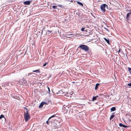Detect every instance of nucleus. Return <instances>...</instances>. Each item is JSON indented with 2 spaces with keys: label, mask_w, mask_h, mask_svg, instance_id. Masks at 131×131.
<instances>
[{
  "label": "nucleus",
  "mask_w": 131,
  "mask_h": 131,
  "mask_svg": "<svg viewBox=\"0 0 131 131\" xmlns=\"http://www.w3.org/2000/svg\"><path fill=\"white\" fill-rule=\"evenodd\" d=\"M84 28H81V30L82 31H84Z\"/></svg>",
  "instance_id": "c85d7f7f"
},
{
  "label": "nucleus",
  "mask_w": 131,
  "mask_h": 131,
  "mask_svg": "<svg viewBox=\"0 0 131 131\" xmlns=\"http://www.w3.org/2000/svg\"><path fill=\"white\" fill-rule=\"evenodd\" d=\"M128 69L130 72V73L131 74V68H128Z\"/></svg>",
  "instance_id": "4468645a"
},
{
  "label": "nucleus",
  "mask_w": 131,
  "mask_h": 131,
  "mask_svg": "<svg viewBox=\"0 0 131 131\" xmlns=\"http://www.w3.org/2000/svg\"><path fill=\"white\" fill-rule=\"evenodd\" d=\"M25 109H26V111H27V110H28V109H27L26 108V107H25Z\"/></svg>",
  "instance_id": "473e14b6"
},
{
  "label": "nucleus",
  "mask_w": 131,
  "mask_h": 131,
  "mask_svg": "<svg viewBox=\"0 0 131 131\" xmlns=\"http://www.w3.org/2000/svg\"><path fill=\"white\" fill-rule=\"evenodd\" d=\"M104 39L107 42V43L108 44H109V40L108 39H106L105 38H104Z\"/></svg>",
  "instance_id": "0eeeda50"
},
{
  "label": "nucleus",
  "mask_w": 131,
  "mask_h": 131,
  "mask_svg": "<svg viewBox=\"0 0 131 131\" xmlns=\"http://www.w3.org/2000/svg\"><path fill=\"white\" fill-rule=\"evenodd\" d=\"M77 3L79 5H81L82 6H83V5L82 3L81 2H80L78 1L77 2Z\"/></svg>",
  "instance_id": "f8f14e48"
},
{
  "label": "nucleus",
  "mask_w": 131,
  "mask_h": 131,
  "mask_svg": "<svg viewBox=\"0 0 131 131\" xmlns=\"http://www.w3.org/2000/svg\"><path fill=\"white\" fill-rule=\"evenodd\" d=\"M116 110L115 108V107H113L111 108V111H112L113 112Z\"/></svg>",
  "instance_id": "9d476101"
},
{
  "label": "nucleus",
  "mask_w": 131,
  "mask_h": 131,
  "mask_svg": "<svg viewBox=\"0 0 131 131\" xmlns=\"http://www.w3.org/2000/svg\"><path fill=\"white\" fill-rule=\"evenodd\" d=\"M57 7L55 6H53V8L54 9H55Z\"/></svg>",
  "instance_id": "bb28decb"
},
{
  "label": "nucleus",
  "mask_w": 131,
  "mask_h": 131,
  "mask_svg": "<svg viewBox=\"0 0 131 131\" xmlns=\"http://www.w3.org/2000/svg\"><path fill=\"white\" fill-rule=\"evenodd\" d=\"M32 72H36V73H39L40 72V70H35V71H32Z\"/></svg>",
  "instance_id": "9b49d317"
},
{
  "label": "nucleus",
  "mask_w": 131,
  "mask_h": 131,
  "mask_svg": "<svg viewBox=\"0 0 131 131\" xmlns=\"http://www.w3.org/2000/svg\"><path fill=\"white\" fill-rule=\"evenodd\" d=\"M66 35L67 36H69L70 35H72V34H68V33L66 34Z\"/></svg>",
  "instance_id": "f3484780"
},
{
  "label": "nucleus",
  "mask_w": 131,
  "mask_h": 131,
  "mask_svg": "<svg viewBox=\"0 0 131 131\" xmlns=\"http://www.w3.org/2000/svg\"><path fill=\"white\" fill-rule=\"evenodd\" d=\"M30 74H30V73H29V74H28V76H29V75H30Z\"/></svg>",
  "instance_id": "7c9ffc66"
},
{
  "label": "nucleus",
  "mask_w": 131,
  "mask_h": 131,
  "mask_svg": "<svg viewBox=\"0 0 131 131\" xmlns=\"http://www.w3.org/2000/svg\"><path fill=\"white\" fill-rule=\"evenodd\" d=\"M52 92L53 93H54L53 92H52Z\"/></svg>",
  "instance_id": "4c0bfd02"
},
{
  "label": "nucleus",
  "mask_w": 131,
  "mask_h": 131,
  "mask_svg": "<svg viewBox=\"0 0 131 131\" xmlns=\"http://www.w3.org/2000/svg\"><path fill=\"white\" fill-rule=\"evenodd\" d=\"M70 1V2H72V0H71V1Z\"/></svg>",
  "instance_id": "f704fd0d"
},
{
  "label": "nucleus",
  "mask_w": 131,
  "mask_h": 131,
  "mask_svg": "<svg viewBox=\"0 0 131 131\" xmlns=\"http://www.w3.org/2000/svg\"><path fill=\"white\" fill-rule=\"evenodd\" d=\"M104 28L105 29V30H107V31H108V32H109V31L108 29L107 28Z\"/></svg>",
  "instance_id": "4be33fe9"
},
{
  "label": "nucleus",
  "mask_w": 131,
  "mask_h": 131,
  "mask_svg": "<svg viewBox=\"0 0 131 131\" xmlns=\"http://www.w3.org/2000/svg\"><path fill=\"white\" fill-rule=\"evenodd\" d=\"M119 126L121 127H123L124 128H127L128 127L127 126L121 123H120L119 124Z\"/></svg>",
  "instance_id": "39448f33"
},
{
  "label": "nucleus",
  "mask_w": 131,
  "mask_h": 131,
  "mask_svg": "<svg viewBox=\"0 0 131 131\" xmlns=\"http://www.w3.org/2000/svg\"><path fill=\"white\" fill-rule=\"evenodd\" d=\"M55 116H56V115H53L52 116H51V117H49V118L48 119H50L51 118L54 117H55Z\"/></svg>",
  "instance_id": "dca6fc26"
},
{
  "label": "nucleus",
  "mask_w": 131,
  "mask_h": 131,
  "mask_svg": "<svg viewBox=\"0 0 131 131\" xmlns=\"http://www.w3.org/2000/svg\"><path fill=\"white\" fill-rule=\"evenodd\" d=\"M96 99V97L94 96V97H93L92 100L93 101H94V100H95Z\"/></svg>",
  "instance_id": "a211bd4d"
},
{
  "label": "nucleus",
  "mask_w": 131,
  "mask_h": 131,
  "mask_svg": "<svg viewBox=\"0 0 131 131\" xmlns=\"http://www.w3.org/2000/svg\"><path fill=\"white\" fill-rule=\"evenodd\" d=\"M120 52V49H119V50H118V52Z\"/></svg>",
  "instance_id": "c756f323"
},
{
  "label": "nucleus",
  "mask_w": 131,
  "mask_h": 131,
  "mask_svg": "<svg viewBox=\"0 0 131 131\" xmlns=\"http://www.w3.org/2000/svg\"><path fill=\"white\" fill-rule=\"evenodd\" d=\"M105 7H107V5L106 4H103L100 6L101 9L103 13H104L105 11Z\"/></svg>",
  "instance_id": "7ed1b4c3"
},
{
  "label": "nucleus",
  "mask_w": 131,
  "mask_h": 131,
  "mask_svg": "<svg viewBox=\"0 0 131 131\" xmlns=\"http://www.w3.org/2000/svg\"><path fill=\"white\" fill-rule=\"evenodd\" d=\"M70 94H71V95L72 94H73V92L71 91L70 92Z\"/></svg>",
  "instance_id": "cd10ccee"
},
{
  "label": "nucleus",
  "mask_w": 131,
  "mask_h": 131,
  "mask_svg": "<svg viewBox=\"0 0 131 131\" xmlns=\"http://www.w3.org/2000/svg\"><path fill=\"white\" fill-rule=\"evenodd\" d=\"M24 117L25 121L26 122H27L30 118V116L28 114L27 111H26V112L25 113Z\"/></svg>",
  "instance_id": "f257e3e1"
},
{
  "label": "nucleus",
  "mask_w": 131,
  "mask_h": 131,
  "mask_svg": "<svg viewBox=\"0 0 131 131\" xmlns=\"http://www.w3.org/2000/svg\"><path fill=\"white\" fill-rule=\"evenodd\" d=\"M30 2H31L30 1H25L24 2V4L25 5H30Z\"/></svg>",
  "instance_id": "423d86ee"
},
{
  "label": "nucleus",
  "mask_w": 131,
  "mask_h": 131,
  "mask_svg": "<svg viewBox=\"0 0 131 131\" xmlns=\"http://www.w3.org/2000/svg\"><path fill=\"white\" fill-rule=\"evenodd\" d=\"M48 93L49 94H50V90L49 88L48 87Z\"/></svg>",
  "instance_id": "aec40b11"
},
{
  "label": "nucleus",
  "mask_w": 131,
  "mask_h": 131,
  "mask_svg": "<svg viewBox=\"0 0 131 131\" xmlns=\"http://www.w3.org/2000/svg\"><path fill=\"white\" fill-rule=\"evenodd\" d=\"M46 103L45 102H42L39 106V108H41L43 107V105L45 104H46Z\"/></svg>",
  "instance_id": "20e7f679"
},
{
  "label": "nucleus",
  "mask_w": 131,
  "mask_h": 131,
  "mask_svg": "<svg viewBox=\"0 0 131 131\" xmlns=\"http://www.w3.org/2000/svg\"><path fill=\"white\" fill-rule=\"evenodd\" d=\"M49 119H48V120L47 121H46V123L48 124H48H49V121H48V120Z\"/></svg>",
  "instance_id": "a878e982"
},
{
  "label": "nucleus",
  "mask_w": 131,
  "mask_h": 131,
  "mask_svg": "<svg viewBox=\"0 0 131 131\" xmlns=\"http://www.w3.org/2000/svg\"><path fill=\"white\" fill-rule=\"evenodd\" d=\"M66 37H68L66 36Z\"/></svg>",
  "instance_id": "58836bf2"
},
{
  "label": "nucleus",
  "mask_w": 131,
  "mask_h": 131,
  "mask_svg": "<svg viewBox=\"0 0 131 131\" xmlns=\"http://www.w3.org/2000/svg\"><path fill=\"white\" fill-rule=\"evenodd\" d=\"M63 93L64 95L66 96L67 97H68V95H67L68 93V92H64Z\"/></svg>",
  "instance_id": "1a4fd4ad"
},
{
  "label": "nucleus",
  "mask_w": 131,
  "mask_h": 131,
  "mask_svg": "<svg viewBox=\"0 0 131 131\" xmlns=\"http://www.w3.org/2000/svg\"><path fill=\"white\" fill-rule=\"evenodd\" d=\"M79 47L85 51H87L89 50L88 47L84 45H81L79 46Z\"/></svg>",
  "instance_id": "f03ea898"
},
{
  "label": "nucleus",
  "mask_w": 131,
  "mask_h": 131,
  "mask_svg": "<svg viewBox=\"0 0 131 131\" xmlns=\"http://www.w3.org/2000/svg\"><path fill=\"white\" fill-rule=\"evenodd\" d=\"M4 116L3 115H1L0 116V119H2L3 117H4Z\"/></svg>",
  "instance_id": "2eb2a0df"
},
{
  "label": "nucleus",
  "mask_w": 131,
  "mask_h": 131,
  "mask_svg": "<svg viewBox=\"0 0 131 131\" xmlns=\"http://www.w3.org/2000/svg\"><path fill=\"white\" fill-rule=\"evenodd\" d=\"M100 85V84L99 83H97L95 86V90H96L97 88H98V86Z\"/></svg>",
  "instance_id": "6e6552de"
},
{
  "label": "nucleus",
  "mask_w": 131,
  "mask_h": 131,
  "mask_svg": "<svg viewBox=\"0 0 131 131\" xmlns=\"http://www.w3.org/2000/svg\"><path fill=\"white\" fill-rule=\"evenodd\" d=\"M62 5H59V6L61 7V6Z\"/></svg>",
  "instance_id": "2f4dec72"
},
{
  "label": "nucleus",
  "mask_w": 131,
  "mask_h": 131,
  "mask_svg": "<svg viewBox=\"0 0 131 131\" xmlns=\"http://www.w3.org/2000/svg\"><path fill=\"white\" fill-rule=\"evenodd\" d=\"M113 117H114V115H112L110 117V119H112L113 118Z\"/></svg>",
  "instance_id": "6ab92c4d"
},
{
  "label": "nucleus",
  "mask_w": 131,
  "mask_h": 131,
  "mask_svg": "<svg viewBox=\"0 0 131 131\" xmlns=\"http://www.w3.org/2000/svg\"><path fill=\"white\" fill-rule=\"evenodd\" d=\"M58 94V93H56V94Z\"/></svg>",
  "instance_id": "e433bc0d"
},
{
  "label": "nucleus",
  "mask_w": 131,
  "mask_h": 131,
  "mask_svg": "<svg viewBox=\"0 0 131 131\" xmlns=\"http://www.w3.org/2000/svg\"><path fill=\"white\" fill-rule=\"evenodd\" d=\"M98 96L97 95L96 96H95V97H97Z\"/></svg>",
  "instance_id": "c9c22d12"
},
{
  "label": "nucleus",
  "mask_w": 131,
  "mask_h": 131,
  "mask_svg": "<svg viewBox=\"0 0 131 131\" xmlns=\"http://www.w3.org/2000/svg\"><path fill=\"white\" fill-rule=\"evenodd\" d=\"M127 85L128 86H131V82L129 83H128Z\"/></svg>",
  "instance_id": "393cba45"
},
{
  "label": "nucleus",
  "mask_w": 131,
  "mask_h": 131,
  "mask_svg": "<svg viewBox=\"0 0 131 131\" xmlns=\"http://www.w3.org/2000/svg\"><path fill=\"white\" fill-rule=\"evenodd\" d=\"M131 14V13H127L126 15V18H128L129 17V16Z\"/></svg>",
  "instance_id": "ddd939ff"
},
{
  "label": "nucleus",
  "mask_w": 131,
  "mask_h": 131,
  "mask_svg": "<svg viewBox=\"0 0 131 131\" xmlns=\"http://www.w3.org/2000/svg\"><path fill=\"white\" fill-rule=\"evenodd\" d=\"M59 92H62L61 91H59Z\"/></svg>",
  "instance_id": "72a5a7b5"
},
{
  "label": "nucleus",
  "mask_w": 131,
  "mask_h": 131,
  "mask_svg": "<svg viewBox=\"0 0 131 131\" xmlns=\"http://www.w3.org/2000/svg\"><path fill=\"white\" fill-rule=\"evenodd\" d=\"M47 62H46V63H44V64L43 65V67L45 66H46V64H47Z\"/></svg>",
  "instance_id": "5701e85b"
},
{
  "label": "nucleus",
  "mask_w": 131,
  "mask_h": 131,
  "mask_svg": "<svg viewBox=\"0 0 131 131\" xmlns=\"http://www.w3.org/2000/svg\"><path fill=\"white\" fill-rule=\"evenodd\" d=\"M51 31H49V30H48L47 31V32L48 33V34H49L51 33Z\"/></svg>",
  "instance_id": "412c9836"
},
{
  "label": "nucleus",
  "mask_w": 131,
  "mask_h": 131,
  "mask_svg": "<svg viewBox=\"0 0 131 131\" xmlns=\"http://www.w3.org/2000/svg\"><path fill=\"white\" fill-rule=\"evenodd\" d=\"M58 127L57 126H55V125L54 126V128H57Z\"/></svg>",
  "instance_id": "b1692460"
}]
</instances>
